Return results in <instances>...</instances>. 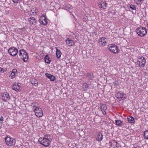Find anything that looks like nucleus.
Wrapping results in <instances>:
<instances>
[{
	"label": "nucleus",
	"mask_w": 148,
	"mask_h": 148,
	"mask_svg": "<svg viewBox=\"0 0 148 148\" xmlns=\"http://www.w3.org/2000/svg\"><path fill=\"white\" fill-rule=\"evenodd\" d=\"M29 19V23L31 25H35L36 22V20L34 17H31Z\"/></svg>",
	"instance_id": "a211bd4d"
},
{
	"label": "nucleus",
	"mask_w": 148,
	"mask_h": 148,
	"mask_svg": "<svg viewBox=\"0 0 148 148\" xmlns=\"http://www.w3.org/2000/svg\"><path fill=\"white\" fill-rule=\"evenodd\" d=\"M13 2L15 3H18L19 0H12Z\"/></svg>",
	"instance_id": "f704fd0d"
},
{
	"label": "nucleus",
	"mask_w": 148,
	"mask_h": 148,
	"mask_svg": "<svg viewBox=\"0 0 148 148\" xmlns=\"http://www.w3.org/2000/svg\"><path fill=\"white\" fill-rule=\"evenodd\" d=\"M5 140L6 144L9 146H12L16 143L15 139L10 136L5 137Z\"/></svg>",
	"instance_id": "7ed1b4c3"
},
{
	"label": "nucleus",
	"mask_w": 148,
	"mask_h": 148,
	"mask_svg": "<svg viewBox=\"0 0 148 148\" xmlns=\"http://www.w3.org/2000/svg\"><path fill=\"white\" fill-rule=\"evenodd\" d=\"M17 70L16 69H14L12 70V73H17Z\"/></svg>",
	"instance_id": "473e14b6"
},
{
	"label": "nucleus",
	"mask_w": 148,
	"mask_h": 148,
	"mask_svg": "<svg viewBox=\"0 0 148 148\" xmlns=\"http://www.w3.org/2000/svg\"><path fill=\"white\" fill-rule=\"evenodd\" d=\"M12 88L16 91H19L20 86L18 84L15 83L13 84Z\"/></svg>",
	"instance_id": "dca6fc26"
},
{
	"label": "nucleus",
	"mask_w": 148,
	"mask_h": 148,
	"mask_svg": "<svg viewBox=\"0 0 148 148\" xmlns=\"http://www.w3.org/2000/svg\"><path fill=\"white\" fill-rule=\"evenodd\" d=\"M31 83L32 84H34L35 86L38 85V82L37 80L35 79H34L31 81Z\"/></svg>",
	"instance_id": "a878e982"
},
{
	"label": "nucleus",
	"mask_w": 148,
	"mask_h": 148,
	"mask_svg": "<svg viewBox=\"0 0 148 148\" xmlns=\"http://www.w3.org/2000/svg\"><path fill=\"white\" fill-rule=\"evenodd\" d=\"M15 73H11L10 77H11V78L12 79H13L15 77Z\"/></svg>",
	"instance_id": "2f4dec72"
},
{
	"label": "nucleus",
	"mask_w": 148,
	"mask_h": 148,
	"mask_svg": "<svg viewBox=\"0 0 148 148\" xmlns=\"http://www.w3.org/2000/svg\"><path fill=\"white\" fill-rule=\"evenodd\" d=\"M65 42L66 45L69 47L72 46L74 44L73 41L72 40L70 39L69 38H67Z\"/></svg>",
	"instance_id": "4468645a"
},
{
	"label": "nucleus",
	"mask_w": 148,
	"mask_h": 148,
	"mask_svg": "<svg viewBox=\"0 0 148 148\" xmlns=\"http://www.w3.org/2000/svg\"><path fill=\"white\" fill-rule=\"evenodd\" d=\"M42 112V109L40 108V109H39V110H38L37 111H35V112H34L35 113H37V112Z\"/></svg>",
	"instance_id": "72a5a7b5"
},
{
	"label": "nucleus",
	"mask_w": 148,
	"mask_h": 148,
	"mask_svg": "<svg viewBox=\"0 0 148 148\" xmlns=\"http://www.w3.org/2000/svg\"><path fill=\"white\" fill-rule=\"evenodd\" d=\"M107 39L104 37H102L100 38L98 40V42H101V45L103 47L106 46L107 43Z\"/></svg>",
	"instance_id": "9d476101"
},
{
	"label": "nucleus",
	"mask_w": 148,
	"mask_h": 148,
	"mask_svg": "<svg viewBox=\"0 0 148 148\" xmlns=\"http://www.w3.org/2000/svg\"><path fill=\"white\" fill-rule=\"evenodd\" d=\"M8 52L11 56H15L18 53V50L16 48L12 47L9 49Z\"/></svg>",
	"instance_id": "0eeeda50"
},
{
	"label": "nucleus",
	"mask_w": 148,
	"mask_h": 148,
	"mask_svg": "<svg viewBox=\"0 0 148 148\" xmlns=\"http://www.w3.org/2000/svg\"><path fill=\"white\" fill-rule=\"evenodd\" d=\"M45 60L46 63L47 64H49L50 63L51 60L48 55H46L45 56Z\"/></svg>",
	"instance_id": "4be33fe9"
},
{
	"label": "nucleus",
	"mask_w": 148,
	"mask_h": 148,
	"mask_svg": "<svg viewBox=\"0 0 148 148\" xmlns=\"http://www.w3.org/2000/svg\"><path fill=\"white\" fill-rule=\"evenodd\" d=\"M51 136L50 135L48 134V135H45L44 136V138H47L48 139H51Z\"/></svg>",
	"instance_id": "7c9ffc66"
},
{
	"label": "nucleus",
	"mask_w": 148,
	"mask_h": 148,
	"mask_svg": "<svg viewBox=\"0 0 148 148\" xmlns=\"http://www.w3.org/2000/svg\"><path fill=\"white\" fill-rule=\"evenodd\" d=\"M115 123L119 127H121L123 125V121L120 120H116Z\"/></svg>",
	"instance_id": "6ab92c4d"
},
{
	"label": "nucleus",
	"mask_w": 148,
	"mask_h": 148,
	"mask_svg": "<svg viewBox=\"0 0 148 148\" xmlns=\"http://www.w3.org/2000/svg\"><path fill=\"white\" fill-rule=\"evenodd\" d=\"M38 141L40 144L45 147H48L50 144L51 141L47 138H40Z\"/></svg>",
	"instance_id": "39448f33"
},
{
	"label": "nucleus",
	"mask_w": 148,
	"mask_h": 148,
	"mask_svg": "<svg viewBox=\"0 0 148 148\" xmlns=\"http://www.w3.org/2000/svg\"><path fill=\"white\" fill-rule=\"evenodd\" d=\"M103 138V135L101 133H99L97 134L96 137V140L99 142L101 141Z\"/></svg>",
	"instance_id": "f3484780"
},
{
	"label": "nucleus",
	"mask_w": 148,
	"mask_h": 148,
	"mask_svg": "<svg viewBox=\"0 0 148 148\" xmlns=\"http://www.w3.org/2000/svg\"><path fill=\"white\" fill-rule=\"evenodd\" d=\"M35 114L38 117H40L42 116L43 115L42 112H37V113H35Z\"/></svg>",
	"instance_id": "bb28decb"
},
{
	"label": "nucleus",
	"mask_w": 148,
	"mask_h": 148,
	"mask_svg": "<svg viewBox=\"0 0 148 148\" xmlns=\"http://www.w3.org/2000/svg\"><path fill=\"white\" fill-rule=\"evenodd\" d=\"M116 96L120 101L123 100L126 98V94L124 93L119 92L116 94Z\"/></svg>",
	"instance_id": "1a4fd4ad"
},
{
	"label": "nucleus",
	"mask_w": 148,
	"mask_h": 148,
	"mask_svg": "<svg viewBox=\"0 0 148 148\" xmlns=\"http://www.w3.org/2000/svg\"><path fill=\"white\" fill-rule=\"evenodd\" d=\"M127 119L129 123H135L134 118L132 116H128Z\"/></svg>",
	"instance_id": "412c9836"
},
{
	"label": "nucleus",
	"mask_w": 148,
	"mask_h": 148,
	"mask_svg": "<svg viewBox=\"0 0 148 148\" xmlns=\"http://www.w3.org/2000/svg\"><path fill=\"white\" fill-rule=\"evenodd\" d=\"M143 134L144 138L148 140V130L145 131L144 132Z\"/></svg>",
	"instance_id": "393cba45"
},
{
	"label": "nucleus",
	"mask_w": 148,
	"mask_h": 148,
	"mask_svg": "<svg viewBox=\"0 0 148 148\" xmlns=\"http://www.w3.org/2000/svg\"><path fill=\"white\" fill-rule=\"evenodd\" d=\"M67 7L68 8L70 9H71L72 7V6L70 5H67Z\"/></svg>",
	"instance_id": "e433bc0d"
},
{
	"label": "nucleus",
	"mask_w": 148,
	"mask_h": 148,
	"mask_svg": "<svg viewBox=\"0 0 148 148\" xmlns=\"http://www.w3.org/2000/svg\"><path fill=\"white\" fill-rule=\"evenodd\" d=\"M146 62V60L144 57L143 56H139L137 59L136 63L139 67L143 68L145 66Z\"/></svg>",
	"instance_id": "f03ea898"
},
{
	"label": "nucleus",
	"mask_w": 148,
	"mask_h": 148,
	"mask_svg": "<svg viewBox=\"0 0 148 148\" xmlns=\"http://www.w3.org/2000/svg\"><path fill=\"white\" fill-rule=\"evenodd\" d=\"M83 20H84V21H87L88 20V18H87L86 19L85 18V20H84V18H83Z\"/></svg>",
	"instance_id": "58836bf2"
},
{
	"label": "nucleus",
	"mask_w": 148,
	"mask_h": 148,
	"mask_svg": "<svg viewBox=\"0 0 148 148\" xmlns=\"http://www.w3.org/2000/svg\"><path fill=\"white\" fill-rule=\"evenodd\" d=\"M3 70V69L1 67H0V72H1Z\"/></svg>",
	"instance_id": "ea45409f"
},
{
	"label": "nucleus",
	"mask_w": 148,
	"mask_h": 148,
	"mask_svg": "<svg viewBox=\"0 0 148 148\" xmlns=\"http://www.w3.org/2000/svg\"><path fill=\"white\" fill-rule=\"evenodd\" d=\"M147 27H148V24H147Z\"/></svg>",
	"instance_id": "37998d69"
},
{
	"label": "nucleus",
	"mask_w": 148,
	"mask_h": 148,
	"mask_svg": "<svg viewBox=\"0 0 148 148\" xmlns=\"http://www.w3.org/2000/svg\"><path fill=\"white\" fill-rule=\"evenodd\" d=\"M87 77L89 80L92 79L94 77L93 74L90 73H88L87 74Z\"/></svg>",
	"instance_id": "b1692460"
},
{
	"label": "nucleus",
	"mask_w": 148,
	"mask_h": 148,
	"mask_svg": "<svg viewBox=\"0 0 148 148\" xmlns=\"http://www.w3.org/2000/svg\"><path fill=\"white\" fill-rule=\"evenodd\" d=\"M45 75L46 77L48 79H49L50 81H54L56 80V77L48 73H46Z\"/></svg>",
	"instance_id": "2eb2a0df"
},
{
	"label": "nucleus",
	"mask_w": 148,
	"mask_h": 148,
	"mask_svg": "<svg viewBox=\"0 0 148 148\" xmlns=\"http://www.w3.org/2000/svg\"><path fill=\"white\" fill-rule=\"evenodd\" d=\"M136 31L138 35L141 37L144 36L147 33L146 29L144 27H139L136 29Z\"/></svg>",
	"instance_id": "20e7f679"
},
{
	"label": "nucleus",
	"mask_w": 148,
	"mask_h": 148,
	"mask_svg": "<svg viewBox=\"0 0 148 148\" xmlns=\"http://www.w3.org/2000/svg\"><path fill=\"white\" fill-rule=\"evenodd\" d=\"M135 3L136 4H139L141 3V2L144 0H134Z\"/></svg>",
	"instance_id": "cd10ccee"
},
{
	"label": "nucleus",
	"mask_w": 148,
	"mask_h": 148,
	"mask_svg": "<svg viewBox=\"0 0 148 148\" xmlns=\"http://www.w3.org/2000/svg\"><path fill=\"white\" fill-rule=\"evenodd\" d=\"M115 143H116V144L117 145V142H115Z\"/></svg>",
	"instance_id": "79ce46f5"
},
{
	"label": "nucleus",
	"mask_w": 148,
	"mask_h": 148,
	"mask_svg": "<svg viewBox=\"0 0 148 148\" xmlns=\"http://www.w3.org/2000/svg\"><path fill=\"white\" fill-rule=\"evenodd\" d=\"M98 5L99 7L100 8L105 9L107 8V3L105 0H99L98 1Z\"/></svg>",
	"instance_id": "6e6552de"
},
{
	"label": "nucleus",
	"mask_w": 148,
	"mask_h": 148,
	"mask_svg": "<svg viewBox=\"0 0 148 148\" xmlns=\"http://www.w3.org/2000/svg\"><path fill=\"white\" fill-rule=\"evenodd\" d=\"M100 107L101 108V110L103 114L105 115L106 114L105 110L107 109L106 105L105 104L101 103L100 105Z\"/></svg>",
	"instance_id": "f8f14e48"
},
{
	"label": "nucleus",
	"mask_w": 148,
	"mask_h": 148,
	"mask_svg": "<svg viewBox=\"0 0 148 148\" xmlns=\"http://www.w3.org/2000/svg\"><path fill=\"white\" fill-rule=\"evenodd\" d=\"M108 48L110 51L115 54L118 53L119 52L118 47L114 44L110 45L108 46Z\"/></svg>",
	"instance_id": "423d86ee"
},
{
	"label": "nucleus",
	"mask_w": 148,
	"mask_h": 148,
	"mask_svg": "<svg viewBox=\"0 0 148 148\" xmlns=\"http://www.w3.org/2000/svg\"><path fill=\"white\" fill-rule=\"evenodd\" d=\"M10 99V97L9 94L7 92H4L2 95L1 98L4 101H8Z\"/></svg>",
	"instance_id": "9b49d317"
},
{
	"label": "nucleus",
	"mask_w": 148,
	"mask_h": 148,
	"mask_svg": "<svg viewBox=\"0 0 148 148\" xmlns=\"http://www.w3.org/2000/svg\"><path fill=\"white\" fill-rule=\"evenodd\" d=\"M3 120V117L2 116H1L0 117V121H2Z\"/></svg>",
	"instance_id": "c9c22d12"
},
{
	"label": "nucleus",
	"mask_w": 148,
	"mask_h": 148,
	"mask_svg": "<svg viewBox=\"0 0 148 148\" xmlns=\"http://www.w3.org/2000/svg\"><path fill=\"white\" fill-rule=\"evenodd\" d=\"M47 17L40 18V23L44 25H46L47 23Z\"/></svg>",
	"instance_id": "ddd939ff"
},
{
	"label": "nucleus",
	"mask_w": 148,
	"mask_h": 148,
	"mask_svg": "<svg viewBox=\"0 0 148 148\" xmlns=\"http://www.w3.org/2000/svg\"><path fill=\"white\" fill-rule=\"evenodd\" d=\"M55 49H56V57L58 58H60L61 57L62 53L60 50L58 49L57 47H56Z\"/></svg>",
	"instance_id": "aec40b11"
},
{
	"label": "nucleus",
	"mask_w": 148,
	"mask_h": 148,
	"mask_svg": "<svg viewBox=\"0 0 148 148\" xmlns=\"http://www.w3.org/2000/svg\"><path fill=\"white\" fill-rule=\"evenodd\" d=\"M132 148H140V147L139 146H137V147H134Z\"/></svg>",
	"instance_id": "a19ab883"
},
{
	"label": "nucleus",
	"mask_w": 148,
	"mask_h": 148,
	"mask_svg": "<svg viewBox=\"0 0 148 148\" xmlns=\"http://www.w3.org/2000/svg\"><path fill=\"white\" fill-rule=\"evenodd\" d=\"M82 88L84 90L86 91L88 89V85L87 83H84L82 85Z\"/></svg>",
	"instance_id": "5701e85b"
},
{
	"label": "nucleus",
	"mask_w": 148,
	"mask_h": 148,
	"mask_svg": "<svg viewBox=\"0 0 148 148\" xmlns=\"http://www.w3.org/2000/svg\"><path fill=\"white\" fill-rule=\"evenodd\" d=\"M33 108L34 109V112H35V111H37L38 110H39V109H40L41 108H40L39 107H37L35 106L34 105L33 106Z\"/></svg>",
	"instance_id": "c85d7f7f"
},
{
	"label": "nucleus",
	"mask_w": 148,
	"mask_h": 148,
	"mask_svg": "<svg viewBox=\"0 0 148 148\" xmlns=\"http://www.w3.org/2000/svg\"><path fill=\"white\" fill-rule=\"evenodd\" d=\"M18 55L21 58L24 62H26L28 60V54L25 50L23 49L20 50L18 52Z\"/></svg>",
	"instance_id": "f257e3e1"
},
{
	"label": "nucleus",
	"mask_w": 148,
	"mask_h": 148,
	"mask_svg": "<svg viewBox=\"0 0 148 148\" xmlns=\"http://www.w3.org/2000/svg\"><path fill=\"white\" fill-rule=\"evenodd\" d=\"M43 17H47V16H45L44 14H42L40 17V18H42Z\"/></svg>",
	"instance_id": "4c0bfd02"
},
{
	"label": "nucleus",
	"mask_w": 148,
	"mask_h": 148,
	"mask_svg": "<svg viewBox=\"0 0 148 148\" xmlns=\"http://www.w3.org/2000/svg\"><path fill=\"white\" fill-rule=\"evenodd\" d=\"M130 8L134 10H135L136 9L135 6L134 5L132 4H131L130 5Z\"/></svg>",
	"instance_id": "c756f323"
}]
</instances>
